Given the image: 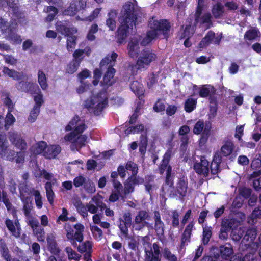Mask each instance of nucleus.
<instances>
[{"mask_svg": "<svg viewBox=\"0 0 261 261\" xmlns=\"http://www.w3.org/2000/svg\"><path fill=\"white\" fill-rule=\"evenodd\" d=\"M137 15L135 11V7L131 2H126L122 6L120 12L119 21L116 37L117 42L120 44L126 42V39L129 34L130 29L136 25Z\"/></svg>", "mask_w": 261, "mask_h": 261, "instance_id": "1", "label": "nucleus"}, {"mask_svg": "<svg viewBox=\"0 0 261 261\" xmlns=\"http://www.w3.org/2000/svg\"><path fill=\"white\" fill-rule=\"evenodd\" d=\"M118 56V54L113 51L111 55H107V56L101 60L100 62V68H102L104 67H108L107 70L104 74L102 81L101 82L102 85L109 87L114 83L113 79L116 70L113 68V66L115 65V62Z\"/></svg>", "mask_w": 261, "mask_h": 261, "instance_id": "2", "label": "nucleus"}, {"mask_svg": "<svg viewBox=\"0 0 261 261\" xmlns=\"http://www.w3.org/2000/svg\"><path fill=\"white\" fill-rule=\"evenodd\" d=\"M108 96L106 90L100 91L96 96L85 101V107L89 111L93 109V113L96 116H99L103 110L108 106Z\"/></svg>", "mask_w": 261, "mask_h": 261, "instance_id": "3", "label": "nucleus"}, {"mask_svg": "<svg viewBox=\"0 0 261 261\" xmlns=\"http://www.w3.org/2000/svg\"><path fill=\"white\" fill-rule=\"evenodd\" d=\"M67 232V238L70 241L71 244L74 247H77L76 241L82 242L84 239L83 232L84 230V225L80 223L71 225L68 224L65 227Z\"/></svg>", "mask_w": 261, "mask_h": 261, "instance_id": "4", "label": "nucleus"}, {"mask_svg": "<svg viewBox=\"0 0 261 261\" xmlns=\"http://www.w3.org/2000/svg\"><path fill=\"white\" fill-rule=\"evenodd\" d=\"M156 58V55L151 50L148 48L143 49L137 60L136 65L137 69L138 70L146 69Z\"/></svg>", "mask_w": 261, "mask_h": 261, "instance_id": "5", "label": "nucleus"}, {"mask_svg": "<svg viewBox=\"0 0 261 261\" xmlns=\"http://www.w3.org/2000/svg\"><path fill=\"white\" fill-rule=\"evenodd\" d=\"M211 126L206 124L203 120H199L194 125L193 133L195 135H201L199 141L200 143H205L210 135Z\"/></svg>", "mask_w": 261, "mask_h": 261, "instance_id": "6", "label": "nucleus"}, {"mask_svg": "<svg viewBox=\"0 0 261 261\" xmlns=\"http://www.w3.org/2000/svg\"><path fill=\"white\" fill-rule=\"evenodd\" d=\"M170 191L169 197H178L180 200H183L186 197L188 189V181L184 178H179L176 184V187Z\"/></svg>", "mask_w": 261, "mask_h": 261, "instance_id": "7", "label": "nucleus"}, {"mask_svg": "<svg viewBox=\"0 0 261 261\" xmlns=\"http://www.w3.org/2000/svg\"><path fill=\"white\" fill-rule=\"evenodd\" d=\"M28 224L32 228L33 233L37 238V241L44 242L45 232L44 228L40 225L39 221L36 218H32L29 220Z\"/></svg>", "mask_w": 261, "mask_h": 261, "instance_id": "8", "label": "nucleus"}, {"mask_svg": "<svg viewBox=\"0 0 261 261\" xmlns=\"http://www.w3.org/2000/svg\"><path fill=\"white\" fill-rule=\"evenodd\" d=\"M155 28L157 29L160 34H162L164 38L167 39L170 36V32L171 24L169 20L166 19H160V20H153Z\"/></svg>", "mask_w": 261, "mask_h": 261, "instance_id": "9", "label": "nucleus"}, {"mask_svg": "<svg viewBox=\"0 0 261 261\" xmlns=\"http://www.w3.org/2000/svg\"><path fill=\"white\" fill-rule=\"evenodd\" d=\"M15 87L19 91L29 93L31 95L35 94L39 90V86L36 83L24 81L17 82Z\"/></svg>", "mask_w": 261, "mask_h": 261, "instance_id": "10", "label": "nucleus"}, {"mask_svg": "<svg viewBox=\"0 0 261 261\" xmlns=\"http://www.w3.org/2000/svg\"><path fill=\"white\" fill-rule=\"evenodd\" d=\"M55 25L56 30L65 36L73 35L77 32L75 28L69 27V22L68 20L58 21Z\"/></svg>", "mask_w": 261, "mask_h": 261, "instance_id": "11", "label": "nucleus"}, {"mask_svg": "<svg viewBox=\"0 0 261 261\" xmlns=\"http://www.w3.org/2000/svg\"><path fill=\"white\" fill-rule=\"evenodd\" d=\"M144 182V179L140 178L137 175H130L124 182V194H128L134 191L135 186L137 185L142 184Z\"/></svg>", "mask_w": 261, "mask_h": 261, "instance_id": "12", "label": "nucleus"}, {"mask_svg": "<svg viewBox=\"0 0 261 261\" xmlns=\"http://www.w3.org/2000/svg\"><path fill=\"white\" fill-rule=\"evenodd\" d=\"M128 55L132 58H137L140 53V40L137 37L131 38L127 44Z\"/></svg>", "mask_w": 261, "mask_h": 261, "instance_id": "13", "label": "nucleus"}, {"mask_svg": "<svg viewBox=\"0 0 261 261\" xmlns=\"http://www.w3.org/2000/svg\"><path fill=\"white\" fill-rule=\"evenodd\" d=\"M209 162L204 156H201L200 162H195L193 168L198 174L203 175L204 177L208 176L209 173Z\"/></svg>", "mask_w": 261, "mask_h": 261, "instance_id": "14", "label": "nucleus"}, {"mask_svg": "<svg viewBox=\"0 0 261 261\" xmlns=\"http://www.w3.org/2000/svg\"><path fill=\"white\" fill-rule=\"evenodd\" d=\"M10 141L14 146L21 151H25L27 148V144L25 140L22 139L20 134L12 133L9 135Z\"/></svg>", "mask_w": 261, "mask_h": 261, "instance_id": "15", "label": "nucleus"}, {"mask_svg": "<svg viewBox=\"0 0 261 261\" xmlns=\"http://www.w3.org/2000/svg\"><path fill=\"white\" fill-rule=\"evenodd\" d=\"M149 214L146 211L143 210L139 211L135 219V224L137 225L135 229L140 230L145 226L148 227H151L152 224L145 221L146 219H149Z\"/></svg>", "mask_w": 261, "mask_h": 261, "instance_id": "16", "label": "nucleus"}, {"mask_svg": "<svg viewBox=\"0 0 261 261\" xmlns=\"http://www.w3.org/2000/svg\"><path fill=\"white\" fill-rule=\"evenodd\" d=\"M194 226V222L192 221L189 223L186 226L183 233L181 236V242L179 246L180 249L181 250L191 241V237L192 232Z\"/></svg>", "mask_w": 261, "mask_h": 261, "instance_id": "17", "label": "nucleus"}, {"mask_svg": "<svg viewBox=\"0 0 261 261\" xmlns=\"http://www.w3.org/2000/svg\"><path fill=\"white\" fill-rule=\"evenodd\" d=\"M172 150L168 149L164 154L160 165L159 166L158 169L160 174L162 175L165 171L168 170L170 167L171 171H172V166L169 164L171 160Z\"/></svg>", "mask_w": 261, "mask_h": 261, "instance_id": "18", "label": "nucleus"}, {"mask_svg": "<svg viewBox=\"0 0 261 261\" xmlns=\"http://www.w3.org/2000/svg\"><path fill=\"white\" fill-rule=\"evenodd\" d=\"M154 230L158 236H162L164 232V224L161 220V214L158 211L154 212Z\"/></svg>", "mask_w": 261, "mask_h": 261, "instance_id": "19", "label": "nucleus"}, {"mask_svg": "<svg viewBox=\"0 0 261 261\" xmlns=\"http://www.w3.org/2000/svg\"><path fill=\"white\" fill-rule=\"evenodd\" d=\"M47 248L51 254L57 255L60 252L55 237L53 234L47 235L46 238Z\"/></svg>", "mask_w": 261, "mask_h": 261, "instance_id": "20", "label": "nucleus"}, {"mask_svg": "<svg viewBox=\"0 0 261 261\" xmlns=\"http://www.w3.org/2000/svg\"><path fill=\"white\" fill-rule=\"evenodd\" d=\"M118 14V11L111 9L108 13V18L106 21V25L111 31H114L116 28V18Z\"/></svg>", "mask_w": 261, "mask_h": 261, "instance_id": "21", "label": "nucleus"}, {"mask_svg": "<svg viewBox=\"0 0 261 261\" xmlns=\"http://www.w3.org/2000/svg\"><path fill=\"white\" fill-rule=\"evenodd\" d=\"M87 137L86 135H77L76 138L72 141L70 148L72 150H76L79 151L85 145Z\"/></svg>", "mask_w": 261, "mask_h": 261, "instance_id": "22", "label": "nucleus"}, {"mask_svg": "<svg viewBox=\"0 0 261 261\" xmlns=\"http://www.w3.org/2000/svg\"><path fill=\"white\" fill-rule=\"evenodd\" d=\"M2 72L4 75H7L9 77L16 81H19L23 78V74L22 72H18L14 69H10L6 66H4L2 69Z\"/></svg>", "mask_w": 261, "mask_h": 261, "instance_id": "23", "label": "nucleus"}, {"mask_svg": "<svg viewBox=\"0 0 261 261\" xmlns=\"http://www.w3.org/2000/svg\"><path fill=\"white\" fill-rule=\"evenodd\" d=\"M172 172L170 167L166 171L165 182L161 188V191L164 195L166 194V191L165 189L166 186H168L169 187L171 188H174V175L172 174Z\"/></svg>", "mask_w": 261, "mask_h": 261, "instance_id": "24", "label": "nucleus"}, {"mask_svg": "<svg viewBox=\"0 0 261 261\" xmlns=\"http://www.w3.org/2000/svg\"><path fill=\"white\" fill-rule=\"evenodd\" d=\"M61 151V148L59 145H50L46 147L44 151V156L46 159H54L60 153Z\"/></svg>", "mask_w": 261, "mask_h": 261, "instance_id": "25", "label": "nucleus"}, {"mask_svg": "<svg viewBox=\"0 0 261 261\" xmlns=\"http://www.w3.org/2000/svg\"><path fill=\"white\" fill-rule=\"evenodd\" d=\"M77 249L81 253H85L84 254V259L88 258L86 255H89V258L91 257L92 244L90 241H86L84 242L81 245H79Z\"/></svg>", "mask_w": 261, "mask_h": 261, "instance_id": "26", "label": "nucleus"}, {"mask_svg": "<svg viewBox=\"0 0 261 261\" xmlns=\"http://www.w3.org/2000/svg\"><path fill=\"white\" fill-rule=\"evenodd\" d=\"M233 254L232 246L230 244H225L220 246V257L225 260L229 259Z\"/></svg>", "mask_w": 261, "mask_h": 261, "instance_id": "27", "label": "nucleus"}, {"mask_svg": "<svg viewBox=\"0 0 261 261\" xmlns=\"http://www.w3.org/2000/svg\"><path fill=\"white\" fill-rule=\"evenodd\" d=\"M257 235L256 230L253 228L248 229L245 234H244L242 240V243H247L246 245H250V243H253Z\"/></svg>", "mask_w": 261, "mask_h": 261, "instance_id": "28", "label": "nucleus"}, {"mask_svg": "<svg viewBox=\"0 0 261 261\" xmlns=\"http://www.w3.org/2000/svg\"><path fill=\"white\" fill-rule=\"evenodd\" d=\"M0 253L5 261H12V258L4 239H0Z\"/></svg>", "mask_w": 261, "mask_h": 261, "instance_id": "29", "label": "nucleus"}, {"mask_svg": "<svg viewBox=\"0 0 261 261\" xmlns=\"http://www.w3.org/2000/svg\"><path fill=\"white\" fill-rule=\"evenodd\" d=\"M216 89L213 86L206 85L203 86L199 89V95L200 97L206 98L210 95H215Z\"/></svg>", "mask_w": 261, "mask_h": 261, "instance_id": "30", "label": "nucleus"}, {"mask_svg": "<svg viewBox=\"0 0 261 261\" xmlns=\"http://www.w3.org/2000/svg\"><path fill=\"white\" fill-rule=\"evenodd\" d=\"M215 37V33L213 31H208L199 43V48H203L208 46L213 42Z\"/></svg>", "mask_w": 261, "mask_h": 261, "instance_id": "31", "label": "nucleus"}, {"mask_svg": "<svg viewBox=\"0 0 261 261\" xmlns=\"http://www.w3.org/2000/svg\"><path fill=\"white\" fill-rule=\"evenodd\" d=\"M224 12V6L220 2H217L212 7V13L216 19L221 18L223 16Z\"/></svg>", "mask_w": 261, "mask_h": 261, "instance_id": "32", "label": "nucleus"}, {"mask_svg": "<svg viewBox=\"0 0 261 261\" xmlns=\"http://www.w3.org/2000/svg\"><path fill=\"white\" fill-rule=\"evenodd\" d=\"M130 88L139 99L143 96L144 90L143 86L137 81H134L130 84Z\"/></svg>", "mask_w": 261, "mask_h": 261, "instance_id": "33", "label": "nucleus"}, {"mask_svg": "<svg viewBox=\"0 0 261 261\" xmlns=\"http://www.w3.org/2000/svg\"><path fill=\"white\" fill-rule=\"evenodd\" d=\"M0 156L7 161L13 162L16 157V152L14 150L6 148L0 151Z\"/></svg>", "mask_w": 261, "mask_h": 261, "instance_id": "34", "label": "nucleus"}, {"mask_svg": "<svg viewBox=\"0 0 261 261\" xmlns=\"http://www.w3.org/2000/svg\"><path fill=\"white\" fill-rule=\"evenodd\" d=\"M5 223L8 230L13 236L16 238H18L20 237V231L17 230L13 220L7 218L6 219Z\"/></svg>", "mask_w": 261, "mask_h": 261, "instance_id": "35", "label": "nucleus"}, {"mask_svg": "<svg viewBox=\"0 0 261 261\" xmlns=\"http://www.w3.org/2000/svg\"><path fill=\"white\" fill-rule=\"evenodd\" d=\"M221 162V158L219 156H216L215 155L210 166L211 173L213 175H216L218 174L220 171V165Z\"/></svg>", "mask_w": 261, "mask_h": 261, "instance_id": "36", "label": "nucleus"}, {"mask_svg": "<svg viewBox=\"0 0 261 261\" xmlns=\"http://www.w3.org/2000/svg\"><path fill=\"white\" fill-rule=\"evenodd\" d=\"M44 11L47 13H49L45 18L46 21L48 22H51L55 19V16L59 12L58 9L53 6H48L45 7Z\"/></svg>", "mask_w": 261, "mask_h": 261, "instance_id": "37", "label": "nucleus"}, {"mask_svg": "<svg viewBox=\"0 0 261 261\" xmlns=\"http://www.w3.org/2000/svg\"><path fill=\"white\" fill-rule=\"evenodd\" d=\"M38 82L42 90L47 89L48 87L46 75L42 70H39L37 74Z\"/></svg>", "mask_w": 261, "mask_h": 261, "instance_id": "38", "label": "nucleus"}, {"mask_svg": "<svg viewBox=\"0 0 261 261\" xmlns=\"http://www.w3.org/2000/svg\"><path fill=\"white\" fill-rule=\"evenodd\" d=\"M197 99L192 98H187L184 104V109L186 112H192L196 107Z\"/></svg>", "mask_w": 261, "mask_h": 261, "instance_id": "39", "label": "nucleus"}, {"mask_svg": "<svg viewBox=\"0 0 261 261\" xmlns=\"http://www.w3.org/2000/svg\"><path fill=\"white\" fill-rule=\"evenodd\" d=\"M53 185L50 182H47L45 184V189L46 190V197L49 203L53 204L54 201L55 194L53 191Z\"/></svg>", "mask_w": 261, "mask_h": 261, "instance_id": "40", "label": "nucleus"}, {"mask_svg": "<svg viewBox=\"0 0 261 261\" xmlns=\"http://www.w3.org/2000/svg\"><path fill=\"white\" fill-rule=\"evenodd\" d=\"M80 64V61L72 60L68 64L66 69V72L70 74H73L77 71Z\"/></svg>", "mask_w": 261, "mask_h": 261, "instance_id": "41", "label": "nucleus"}, {"mask_svg": "<svg viewBox=\"0 0 261 261\" xmlns=\"http://www.w3.org/2000/svg\"><path fill=\"white\" fill-rule=\"evenodd\" d=\"M234 149V145L232 142H227L221 148V152L224 156L231 154Z\"/></svg>", "mask_w": 261, "mask_h": 261, "instance_id": "42", "label": "nucleus"}, {"mask_svg": "<svg viewBox=\"0 0 261 261\" xmlns=\"http://www.w3.org/2000/svg\"><path fill=\"white\" fill-rule=\"evenodd\" d=\"M79 11L76 3L73 1L71 2L69 6L64 11V13L66 15L73 16L75 15Z\"/></svg>", "mask_w": 261, "mask_h": 261, "instance_id": "43", "label": "nucleus"}, {"mask_svg": "<svg viewBox=\"0 0 261 261\" xmlns=\"http://www.w3.org/2000/svg\"><path fill=\"white\" fill-rule=\"evenodd\" d=\"M259 33V31L256 29H249L245 32L244 39L249 41L255 40L257 38Z\"/></svg>", "mask_w": 261, "mask_h": 261, "instance_id": "44", "label": "nucleus"}, {"mask_svg": "<svg viewBox=\"0 0 261 261\" xmlns=\"http://www.w3.org/2000/svg\"><path fill=\"white\" fill-rule=\"evenodd\" d=\"M149 25L151 30L147 32L146 36L149 41H151L157 38L160 35V33L157 30V29L153 27L154 24L152 22H149Z\"/></svg>", "mask_w": 261, "mask_h": 261, "instance_id": "45", "label": "nucleus"}, {"mask_svg": "<svg viewBox=\"0 0 261 261\" xmlns=\"http://www.w3.org/2000/svg\"><path fill=\"white\" fill-rule=\"evenodd\" d=\"M212 232L211 227H204L202 232V243L204 245H207L212 237Z\"/></svg>", "mask_w": 261, "mask_h": 261, "instance_id": "46", "label": "nucleus"}, {"mask_svg": "<svg viewBox=\"0 0 261 261\" xmlns=\"http://www.w3.org/2000/svg\"><path fill=\"white\" fill-rule=\"evenodd\" d=\"M78 213L82 216L83 217H87L88 216L87 207H86L84 204L82 203L81 200L76 201L74 203Z\"/></svg>", "mask_w": 261, "mask_h": 261, "instance_id": "47", "label": "nucleus"}, {"mask_svg": "<svg viewBox=\"0 0 261 261\" xmlns=\"http://www.w3.org/2000/svg\"><path fill=\"white\" fill-rule=\"evenodd\" d=\"M98 26L96 23H93L90 27L88 33L87 35V39L90 41H93L96 39L95 34L98 31Z\"/></svg>", "mask_w": 261, "mask_h": 261, "instance_id": "48", "label": "nucleus"}, {"mask_svg": "<svg viewBox=\"0 0 261 261\" xmlns=\"http://www.w3.org/2000/svg\"><path fill=\"white\" fill-rule=\"evenodd\" d=\"M81 122L80 117L77 115H75L73 118L70 121L68 124L65 127L66 132L70 131Z\"/></svg>", "mask_w": 261, "mask_h": 261, "instance_id": "49", "label": "nucleus"}, {"mask_svg": "<svg viewBox=\"0 0 261 261\" xmlns=\"http://www.w3.org/2000/svg\"><path fill=\"white\" fill-rule=\"evenodd\" d=\"M17 32L14 33L11 35L7 36L6 39L12 44H20L22 43L21 36L18 34Z\"/></svg>", "mask_w": 261, "mask_h": 261, "instance_id": "50", "label": "nucleus"}, {"mask_svg": "<svg viewBox=\"0 0 261 261\" xmlns=\"http://www.w3.org/2000/svg\"><path fill=\"white\" fill-rule=\"evenodd\" d=\"M11 112H12L8 111L6 116L4 125L5 129L6 130H8L10 126L13 124L16 121L15 118L12 114Z\"/></svg>", "mask_w": 261, "mask_h": 261, "instance_id": "51", "label": "nucleus"}, {"mask_svg": "<svg viewBox=\"0 0 261 261\" xmlns=\"http://www.w3.org/2000/svg\"><path fill=\"white\" fill-rule=\"evenodd\" d=\"M67 37L66 48L68 51H72V49L74 48L76 45V37L73 35H70Z\"/></svg>", "mask_w": 261, "mask_h": 261, "instance_id": "52", "label": "nucleus"}, {"mask_svg": "<svg viewBox=\"0 0 261 261\" xmlns=\"http://www.w3.org/2000/svg\"><path fill=\"white\" fill-rule=\"evenodd\" d=\"M244 234V231L242 229H236L232 231L231 237L232 240L235 242H238L239 241L242 237H243Z\"/></svg>", "mask_w": 261, "mask_h": 261, "instance_id": "53", "label": "nucleus"}, {"mask_svg": "<svg viewBox=\"0 0 261 261\" xmlns=\"http://www.w3.org/2000/svg\"><path fill=\"white\" fill-rule=\"evenodd\" d=\"M212 16L210 12L205 13L201 17H200L201 24H208L207 28L212 26Z\"/></svg>", "mask_w": 261, "mask_h": 261, "instance_id": "54", "label": "nucleus"}, {"mask_svg": "<svg viewBox=\"0 0 261 261\" xmlns=\"http://www.w3.org/2000/svg\"><path fill=\"white\" fill-rule=\"evenodd\" d=\"M125 168L127 170L132 171L131 175H137L138 171V165L133 161H128L125 165Z\"/></svg>", "mask_w": 261, "mask_h": 261, "instance_id": "55", "label": "nucleus"}, {"mask_svg": "<svg viewBox=\"0 0 261 261\" xmlns=\"http://www.w3.org/2000/svg\"><path fill=\"white\" fill-rule=\"evenodd\" d=\"M37 95L34 96V100L35 101V105L38 108H41L42 104L44 103L43 95L41 93L40 89L39 88V90L37 91L36 93Z\"/></svg>", "mask_w": 261, "mask_h": 261, "instance_id": "56", "label": "nucleus"}, {"mask_svg": "<svg viewBox=\"0 0 261 261\" xmlns=\"http://www.w3.org/2000/svg\"><path fill=\"white\" fill-rule=\"evenodd\" d=\"M47 144L44 141L38 142L36 146L34 147L33 151L35 153L39 154L42 152L44 153V151L46 148Z\"/></svg>", "mask_w": 261, "mask_h": 261, "instance_id": "57", "label": "nucleus"}, {"mask_svg": "<svg viewBox=\"0 0 261 261\" xmlns=\"http://www.w3.org/2000/svg\"><path fill=\"white\" fill-rule=\"evenodd\" d=\"M66 250L69 260L74 259L76 261L80 260L81 257V255L76 253V252L73 250L71 247H67Z\"/></svg>", "mask_w": 261, "mask_h": 261, "instance_id": "58", "label": "nucleus"}, {"mask_svg": "<svg viewBox=\"0 0 261 261\" xmlns=\"http://www.w3.org/2000/svg\"><path fill=\"white\" fill-rule=\"evenodd\" d=\"M163 257L168 261H177V257L168 248L164 249Z\"/></svg>", "mask_w": 261, "mask_h": 261, "instance_id": "59", "label": "nucleus"}, {"mask_svg": "<svg viewBox=\"0 0 261 261\" xmlns=\"http://www.w3.org/2000/svg\"><path fill=\"white\" fill-rule=\"evenodd\" d=\"M239 194L244 199H248L250 197L252 190L249 188L246 187H242L238 189Z\"/></svg>", "mask_w": 261, "mask_h": 261, "instance_id": "60", "label": "nucleus"}, {"mask_svg": "<svg viewBox=\"0 0 261 261\" xmlns=\"http://www.w3.org/2000/svg\"><path fill=\"white\" fill-rule=\"evenodd\" d=\"M8 144L6 134L4 132L0 131V151L8 148Z\"/></svg>", "mask_w": 261, "mask_h": 261, "instance_id": "61", "label": "nucleus"}, {"mask_svg": "<svg viewBox=\"0 0 261 261\" xmlns=\"http://www.w3.org/2000/svg\"><path fill=\"white\" fill-rule=\"evenodd\" d=\"M40 111V108L36 106H34L33 109L31 110L28 120L31 122H34L39 115Z\"/></svg>", "mask_w": 261, "mask_h": 261, "instance_id": "62", "label": "nucleus"}, {"mask_svg": "<svg viewBox=\"0 0 261 261\" xmlns=\"http://www.w3.org/2000/svg\"><path fill=\"white\" fill-rule=\"evenodd\" d=\"M232 224L228 219L223 220L222 222L221 231H224L225 233L230 231L232 228Z\"/></svg>", "mask_w": 261, "mask_h": 261, "instance_id": "63", "label": "nucleus"}, {"mask_svg": "<svg viewBox=\"0 0 261 261\" xmlns=\"http://www.w3.org/2000/svg\"><path fill=\"white\" fill-rule=\"evenodd\" d=\"M91 230L93 234L94 238L100 240L102 237V231L96 225L92 226L91 227Z\"/></svg>", "mask_w": 261, "mask_h": 261, "instance_id": "64", "label": "nucleus"}]
</instances>
